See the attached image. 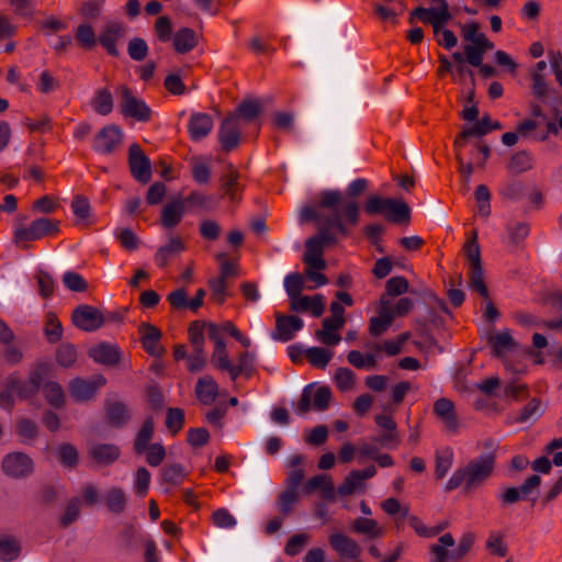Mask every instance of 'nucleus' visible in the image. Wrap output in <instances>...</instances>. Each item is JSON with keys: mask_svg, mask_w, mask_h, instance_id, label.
I'll return each instance as SVG.
<instances>
[{"mask_svg": "<svg viewBox=\"0 0 562 562\" xmlns=\"http://www.w3.org/2000/svg\"><path fill=\"white\" fill-rule=\"evenodd\" d=\"M406 517L408 518L409 526L415 530V532L419 537L424 538H432L439 535L447 527V524H440L435 527H427L418 516H408V507H405L403 510V518Z\"/></svg>", "mask_w": 562, "mask_h": 562, "instance_id": "36", "label": "nucleus"}, {"mask_svg": "<svg viewBox=\"0 0 562 562\" xmlns=\"http://www.w3.org/2000/svg\"><path fill=\"white\" fill-rule=\"evenodd\" d=\"M449 20H451V14L447 1L440 2L437 9L431 8L430 25L436 36L439 35L440 30L443 29V25L447 24Z\"/></svg>", "mask_w": 562, "mask_h": 562, "instance_id": "45", "label": "nucleus"}, {"mask_svg": "<svg viewBox=\"0 0 562 562\" xmlns=\"http://www.w3.org/2000/svg\"><path fill=\"white\" fill-rule=\"evenodd\" d=\"M262 111V108L257 101H243L237 110L236 114L239 120L245 122H252Z\"/></svg>", "mask_w": 562, "mask_h": 562, "instance_id": "53", "label": "nucleus"}, {"mask_svg": "<svg viewBox=\"0 0 562 562\" xmlns=\"http://www.w3.org/2000/svg\"><path fill=\"white\" fill-rule=\"evenodd\" d=\"M125 33L126 25L124 23L111 21L103 25L98 40L110 56L117 57L120 53L116 44L125 36Z\"/></svg>", "mask_w": 562, "mask_h": 562, "instance_id": "12", "label": "nucleus"}, {"mask_svg": "<svg viewBox=\"0 0 562 562\" xmlns=\"http://www.w3.org/2000/svg\"><path fill=\"white\" fill-rule=\"evenodd\" d=\"M45 372L46 369L41 367L30 374L27 381L21 382L18 379V387L15 389L14 393H16L20 398H29L34 395L40 390V386L44 380Z\"/></svg>", "mask_w": 562, "mask_h": 562, "instance_id": "32", "label": "nucleus"}, {"mask_svg": "<svg viewBox=\"0 0 562 562\" xmlns=\"http://www.w3.org/2000/svg\"><path fill=\"white\" fill-rule=\"evenodd\" d=\"M211 362L217 370L229 373L232 361L228 358L226 345L214 346Z\"/></svg>", "mask_w": 562, "mask_h": 562, "instance_id": "57", "label": "nucleus"}, {"mask_svg": "<svg viewBox=\"0 0 562 562\" xmlns=\"http://www.w3.org/2000/svg\"><path fill=\"white\" fill-rule=\"evenodd\" d=\"M198 44L199 35L193 29L181 27L173 34L172 45L178 54H187L193 50Z\"/></svg>", "mask_w": 562, "mask_h": 562, "instance_id": "28", "label": "nucleus"}, {"mask_svg": "<svg viewBox=\"0 0 562 562\" xmlns=\"http://www.w3.org/2000/svg\"><path fill=\"white\" fill-rule=\"evenodd\" d=\"M57 362L65 368L71 367L77 361V350L71 344H63L56 352Z\"/></svg>", "mask_w": 562, "mask_h": 562, "instance_id": "61", "label": "nucleus"}, {"mask_svg": "<svg viewBox=\"0 0 562 562\" xmlns=\"http://www.w3.org/2000/svg\"><path fill=\"white\" fill-rule=\"evenodd\" d=\"M273 36L271 34H258L248 42V48L255 54L271 55L274 53L272 46Z\"/></svg>", "mask_w": 562, "mask_h": 562, "instance_id": "44", "label": "nucleus"}, {"mask_svg": "<svg viewBox=\"0 0 562 562\" xmlns=\"http://www.w3.org/2000/svg\"><path fill=\"white\" fill-rule=\"evenodd\" d=\"M339 237L340 235L336 229H328L327 225L323 226L322 232H318L305 243L306 250L303 256L305 266L324 270L326 268V262L323 258L324 249L327 246L337 244Z\"/></svg>", "mask_w": 562, "mask_h": 562, "instance_id": "3", "label": "nucleus"}, {"mask_svg": "<svg viewBox=\"0 0 562 562\" xmlns=\"http://www.w3.org/2000/svg\"><path fill=\"white\" fill-rule=\"evenodd\" d=\"M378 314L376 317L370 319L369 333L372 336H381L384 334L394 321L392 306L389 301L384 300V296L381 297Z\"/></svg>", "mask_w": 562, "mask_h": 562, "instance_id": "22", "label": "nucleus"}, {"mask_svg": "<svg viewBox=\"0 0 562 562\" xmlns=\"http://www.w3.org/2000/svg\"><path fill=\"white\" fill-rule=\"evenodd\" d=\"M43 392L47 402L55 406L60 407L65 402L63 387L56 382H48L44 385Z\"/></svg>", "mask_w": 562, "mask_h": 562, "instance_id": "58", "label": "nucleus"}, {"mask_svg": "<svg viewBox=\"0 0 562 562\" xmlns=\"http://www.w3.org/2000/svg\"><path fill=\"white\" fill-rule=\"evenodd\" d=\"M104 506L114 515H120L125 512L127 507V495L120 486L109 488L104 494Z\"/></svg>", "mask_w": 562, "mask_h": 562, "instance_id": "33", "label": "nucleus"}, {"mask_svg": "<svg viewBox=\"0 0 562 562\" xmlns=\"http://www.w3.org/2000/svg\"><path fill=\"white\" fill-rule=\"evenodd\" d=\"M128 167L132 176L138 182L147 183L150 181L151 164L138 144H132L128 148Z\"/></svg>", "mask_w": 562, "mask_h": 562, "instance_id": "10", "label": "nucleus"}, {"mask_svg": "<svg viewBox=\"0 0 562 562\" xmlns=\"http://www.w3.org/2000/svg\"><path fill=\"white\" fill-rule=\"evenodd\" d=\"M104 409H105V418H106L108 423L111 424L112 426L122 427L130 419L128 411L122 402L106 401Z\"/></svg>", "mask_w": 562, "mask_h": 562, "instance_id": "35", "label": "nucleus"}, {"mask_svg": "<svg viewBox=\"0 0 562 562\" xmlns=\"http://www.w3.org/2000/svg\"><path fill=\"white\" fill-rule=\"evenodd\" d=\"M71 210L78 221L86 224L88 223L91 206L89 200L86 196L77 195L71 203Z\"/></svg>", "mask_w": 562, "mask_h": 562, "instance_id": "63", "label": "nucleus"}, {"mask_svg": "<svg viewBox=\"0 0 562 562\" xmlns=\"http://www.w3.org/2000/svg\"><path fill=\"white\" fill-rule=\"evenodd\" d=\"M89 457L100 465L114 463L121 456V450L112 443H97L89 448Z\"/></svg>", "mask_w": 562, "mask_h": 562, "instance_id": "23", "label": "nucleus"}, {"mask_svg": "<svg viewBox=\"0 0 562 562\" xmlns=\"http://www.w3.org/2000/svg\"><path fill=\"white\" fill-rule=\"evenodd\" d=\"M303 321L294 315L276 314V330L271 334L272 339L278 341H290L294 334L303 328Z\"/></svg>", "mask_w": 562, "mask_h": 562, "instance_id": "15", "label": "nucleus"}, {"mask_svg": "<svg viewBox=\"0 0 562 562\" xmlns=\"http://www.w3.org/2000/svg\"><path fill=\"white\" fill-rule=\"evenodd\" d=\"M351 529L353 532L364 535L369 539H376L384 536L385 530L376 520L366 517H358L352 521Z\"/></svg>", "mask_w": 562, "mask_h": 562, "instance_id": "34", "label": "nucleus"}, {"mask_svg": "<svg viewBox=\"0 0 562 562\" xmlns=\"http://www.w3.org/2000/svg\"><path fill=\"white\" fill-rule=\"evenodd\" d=\"M241 122L237 115L227 116L218 131V140L223 150L232 151L240 142Z\"/></svg>", "mask_w": 562, "mask_h": 562, "instance_id": "13", "label": "nucleus"}, {"mask_svg": "<svg viewBox=\"0 0 562 562\" xmlns=\"http://www.w3.org/2000/svg\"><path fill=\"white\" fill-rule=\"evenodd\" d=\"M186 207L181 199L167 203L161 210L160 223L164 228L171 229L182 221Z\"/></svg>", "mask_w": 562, "mask_h": 562, "instance_id": "24", "label": "nucleus"}, {"mask_svg": "<svg viewBox=\"0 0 562 562\" xmlns=\"http://www.w3.org/2000/svg\"><path fill=\"white\" fill-rule=\"evenodd\" d=\"M532 156L527 151L514 154L507 165V169L513 173H522L532 168Z\"/></svg>", "mask_w": 562, "mask_h": 562, "instance_id": "46", "label": "nucleus"}, {"mask_svg": "<svg viewBox=\"0 0 562 562\" xmlns=\"http://www.w3.org/2000/svg\"><path fill=\"white\" fill-rule=\"evenodd\" d=\"M315 491H319L321 497L325 501H335V486L334 481L328 474H317L308 479L304 486L303 492L305 494H312Z\"/></svg>", "mask_w": 562, "mask_h": 562, "instance_id": "20", "label": "nucleus"}, {"mask_svg": "<svg viewBox=\"0 0 562 562\" xmlns=\"http://www.w3.org/2000/svg\"><path fill=\"white\" fill-rule=\"evenodd\" d=\"M411 217L409 206L403 202L392 199V203L386 211L385 218L391 223H407Z\"/></svg>", "mask_w": 562, "mask_h": 562, "instance_id": "43", "label": "nucleus"}, {"mask_svg": "<svg viewBox=\"0 0 562 562\" xmlns=\"http://www.w3.org/2000/svg\"><path fill=\"white\" fill-rule=\"evenodd\" d=\"M363 484L362 479H359L357 470H352L345 477L344 482L337 487V494L340 496L352 495Z\"/></svg>", "mask_w": 562, "mask_h": 562, "instance_id": "55", "label": "nucleus"}, {"mask_svg": "<svg viewBox=\"0 0 562 562\" xmlns=\"http://www.w3.org/2000/svg\"><path fill=\"white\" fill-rule=\"evenodd\" d=\"M120 98V112L124 117H131L138 122H148L151 119L153 111L146 102L137 98L131 88L121 85L116 88Z\"/></svg>", "mask_w": 562, "mask_h": 562, "instance_id": "7", "label": "nucleus"}, {"mask_svg": "<svg viewBox=\"0 0 562 562\" xmlns=\"http://www.w3.org/2000/svg\"><path fill=\"white\" fill-rule=\"evenodd\" d=\"M391 203H392V198H380L378 195H371L364 204V212L368 215H376V214L385 215Z\"/></svg>", "mask_w": 562, "mask_h": 562, "instance_id": "52", "label": "nucleus"}, {"mask_svg": "<svg viewBox=\"0 0 562 562\" xmlns=\"http://www.w3.org/2000/svg\"><path fill=\"white\" fill-rule=\"evenodd\" d=\"M213 119L207 113L194 112L190 115L188 122V132L190 138L199 142L205 138L213 130Z\"/></svg>", "mask_w": 562, "mask_h": 562, "instance_id": "21", "label": "nucleus"}, {"mask_svg": "<svg viewBox=\"0 0 562 562\" xmlns=\"http://www.w3.org/2000/svg\"><path fill=\"white\" fill-rule=\"evenodd\" d=\"M491 117L488 115H484L480 121H477L472 126L464 128L461 133H459L454 139L453 147L457 149H463L467 145V140L470 137H480L486 135L491 132Z\"/></svg>", "mask_w": 562, "mask_h": 562, "instance_id": "25", "label": "nucleus"}, {"mask_svg": "<svg viewBox=\"0 0 562 562\" xmlns=\"http://www.w3.org/2000/svg\"><path fill=\"white\" fill-rule=\"evenodd\" d=\"M331 400V391L328 386H319L316 390L313 385L304 387L296 405V414L304 416L311 408L323 412L328 408Z\"/></svg>", "mask_w": 562, "mask_h": 562, "instance_id": "8", "label": "nucleus"}, {"mask_svg": "<svg viewBox=\"0 0 562 562\" xmlns=\"http://www.w3.org/2000/svg\"><path fill=\"white\" fill-rule=\"evenodd\" d=\"M154 32L157 37V40L161 43H167L172 40V23L169 16L161 15L157 18L155 25H154Z\"/></svg>", "mask_w": 562, "mask_h": 562, "instance_id": "54", "label": "nucleus"}, {"mask_svg": "<svg viewBox=\"0 0 562 562\" xmlns=\"http://www.w3.org/2000/svg\"><path fill=\"white\" fill-rule=\"evenodd\" d=\"M127 53L133 60L142 61L148 55V45L145 40L134 37L128 42Z\"/></svg>", "mask_w": 562, "mask_h": 562, "instance_id": "62", "label": "nucleus"}, {"mask_svg": "<svg viewBox=\"0 0 562 562\" xmlns=\"http://www.w3.org/2000/svg\"><path fill=\"white\" fill-rule=\"evenodd\" d=\"M318 207L328 210L326 214L314 207H305L302 211V218L304 221H313L317 224L318 232H322L323 226H328V229H336L341 238L348 237L351 234L350 228L358 225L360 220V204L345 200L342 192L338 190H327L319 194Z\"/></svg>", "mask_w": 562, "mask_h": 562, "instance_id": "1", "label": "nucleus"}, {"mask_svg": "<svg viewBox=\"0 0 562 562\" xmlns=\"http://www.w3.org/2000/svg\"><path fill=\"white\" fill-rule=\"evenodd\" d=\"M91 106L97 114L109 115L114 106L112 92L108 88L98 89L91 99Z\"/></svg>", "mask_w": 562, "mask_h": 562, "instance_id": "37", "label": "nucleus"}, {"mask_svg": "<svg viewBox=\"0 0 562 562\" xmlns=\"http://www.w3.org/2000/svg\"><path fill=\"white\" fill-rule=\"evenodd\" d=\"M453 463V452L450 448H446L436 453L435 475L438 480L446 476Z\"/></svg>", "mask_w": 562, "mask_h": 562, "instance_id": "48", "label": "nucleus"}, {"mask_svg": "<svg viewBox=\"0 0 562 562\" xmlns=\"http://www.w3.org/2000/svg\"><path fill=\"white\" fill-rule=\"evenodd\" d=\"M254 373V356L248 351L240 352L237 358V364L231 366L229 378L232 381H236L239 375L244 374L246 378H250Z\"/></svg>", "mask_w": 562, "mask_h": 562, "instance_id": "39", "label": "nucleus"}, {"mask_svg": "<svg viewBox=\"0 0 562 562\" xmlns=\"http://www.w3.org/2000/svg\"><path fill=\"white\" fill-rule=\"evenodd\" d=\"M487 344L496 358L503 359L506 352L516 348V342L508 329L492 334L487 338Z\"/></svg>", "mask_w": 562, "mask_h": 562, "instance_id": "27", "label": "nucleus"}, {"mask_svg": "<svg viewBox=\"0 0 562 562\" xmlns=\"http://www.w3.org/2000/svg\"><path fill=\"white\" fill-rule=\"evenodd\" d=\"M123 137L120 126L108 124L93 136L91 147L100 155H112L122 146Z\"/></svg>", "mask_w": 562, "mask_h": 562, "instance_id": "9", "label": "nucleus"}, {"mask_svg": "<svg viewBox=\"0 0 562 562\" xmlns=\"http://www.w3.org/2000/svg\"><path fill=\"white\" fill-rule=\"evenodd\" d=\"M89 356L98 363L114 366L120 361V349L116 346L101 342L89 350Z\"/></svg>", "mask_w": 562, "mask_h": 562, "instance_id": "30", "label": "nucleus"}, {"mask_svg": "<svg viewBox=\"0 0 562 562\" xmlns=\"http://www.w3.org/2000/svg\"><path fill=\"white\" fill-rule=\"evenodd\" d=\"M480 24L475 21L461 25V36L472 43L464 46L467 61L471 66H480L484 54L494 48V44L480 32Z\"/></svg>", "mask_w": 562, "mask_h": 562, "instance_id": "4", "label": "nucleus"}, {"mask_svg": "<svg viewBox=\"0 0 562 562\" xmlns=\"http://www.w3.org/2000/svg\"><path fill=\"white\" fill-rule=\"evenodd\" d=\"M186 250V245L180 237H171L169 243L159 247L154 256L156 265L166 268L175 256Z\"/></svg>", "mask_w": 562, "mask_h": 562, "instance_id": "29", "label": "nucleus"}, {"mask_svg": "<svg viewBox=\"0 0 562 562\" xmlns=\"http://www.w3.org/2000/svg\"><path fill=\"white\" fill-rule=\"evenodd\" d=\"M184 425V411L178 407H170L167 411L166 427L172 435H177Z\"/></svg>", "mask_w": 562, "mask_h": 562, "instance_id": "56", "label": "nucleus"}, {"mask_svg": "<svg viewBox=\"0 0 562 562\" xmlns=\"http://www.w3.org/2000/svg\"><path fill=\"white\" fill-rule=\"evenodd\" d=\"M59 462L67 468H76L79 460L78 450L70 443H64L58 449Z\"/></svg>", "mask_w": 562, "mask_h": 562, "instance_id": "60", "label": "nucleus"}, {"mask_svg": "<svg viewBox=\"0 0 562 562\" xmlns=\"http://www.w3.org/2000/svg\"><path fill=\"white\" fill-rule=\"evenodd\" d=\"M328 541L333 550L342 559L356 560L362 552L356 540L340 532L330 535Z\"/></svg>", "mask_w": 562, "mask_h": 562, "instance_id": "18", "label": "nucleus"}, {"mask_svg": "<svg viewBox=\"0 0 562 562\" xmlns=\"http://www.w3.org/2000/svg\"><path fill=\"white\" fill-rule=\"evenodd\" d=\"M299 502V493L295 488L286 487L280 495L278 499L279 512L286 516L291 513L292 506Z\"/></svg>", "mask_w": 562, "mask_h": 562, "instance_id": "59", "label": "nucleus"}, {"mask_svg": "<svg viewBox=\"0 0 562 562\" xmlns=\"http://www.w3.org/2000/svg\"><path fill=\"white\" fill-rule=\"evenodd\" d=\"M60 222L48 217L34 220L29 226L19 225L14 229V241L22 243L34 241L45 237L57 235L60 229Z\"/></svg>", "mask_w": 562, "mask_h": 562, "instance_id": "6", "label": "nucleus"}, {"mask_svg": "<svg viewBox=\"0 0 562 562\" xmlns=\"http://www.w3.org/2000/svg\"><path fill=\"white\" fill-rule=\"evenodd\" d=\"M409 333H403L395 339L375 342L370 346V349L375 353L385 352L389 357L397 356L401 353L403 345L409 339Z\"/></svg>", "mask_w": 562, "mask_h": 562, "instance_id": "38", "label": "nucleus"}, {"mask_svg": "<svg viewBox=\"0 0 562 562\" xmlns=\"http://www.w3.org/2000/svg\"><path fill=\"white\" fill-rule=\"evenodd\" d=\"M432 412L449 434H457L460 423L457 416L456 406L449 398L441 397L434 403Z\"/></svg>", "mask_w": 562, "mask_h": 562, "instance_id": "14", "label": "nucleus"}, {"mask_svg": "<svg viewBox=\"0 0 562 562\" xmlns=\"http://www.w3.org/2000/svg\"><path fill=\"white\" fill-rule=\"evenodd\" d=\"M186 479V471L181 464H167L161 470V480L164 483L180 485Z\"/></svg>", "mask_w": 562, "mask_h": 562, "instance_id": "49", "label": "nucleus"}, {"mask_svg": "<svg viewBox=\"0 0 562 562\" xmlns=\"http://www.w3.org/2000/svg\"><path fill=\"white\" fill-rule=\"evenodd\" d=\"M106 380L104 376L100 375L92 381H87L83 379H74L70 382V394L71 396L79 402L90 400L98 389L105 385Z\"/></svg>", "mask_w": 562, "mask_h": 562, "instance_id": "19", "label": "nucleus"}, {"mask_svg": "<svg viewBox=\"0 0 562 562\" xmlns=\"http://www.w3.org/2000/svg\"><path fill=\"white\" fill-rule=\"evenodd\" d=\"M195 395L201 404H213L218 395V384L214 378L209 374L199 378L195 385Z\"/></svg>", "mask_w": 562, "mask_h": 562, "instance_id": "26", "label": "nucleus"}, {"mask_svg": "<svg viewBox=\"0 0 562 562\" xmlns=\"http://www.w3.org/2000/svg\"><path fill=\"white\" fill-rule=\"evenodd\" d=\"M75 38L78 45L85 50H91L99 42L94 29L89 23H81L75 31Z\"/></svg>", "mask_w": 562, "mask_h": 562, "instance_id": "41", "label": "nucleus"}, {"mask_svg": "<svg viewBox=\"0 0 562 562\" xmlns=\"http://www.w3.org/2000/svg\"><path fill=\"white\" fill-rule=\"evenodd\" d=\"M307 361L317 369H325L333 358V352L322 347H312L306 350Z\"/></svg>", "mask_w": 562, "mask_h": 562, "instance_id": "47", "label": "nucleus"}, {"mask_svg": "<svg viewBox=\"0 0 562 562\" xmlns=\"http://www.w3.org/2000/svg\"><path fill=\"white\" fill-rule=\"evenodd\" d=\"M4 473L12 477H24L32 473L33 461L23 452H12L2 461Z\"/></svg>", "mask_w": 562, "mask_h": 562, "instance_id": "16", "label": "nucleus"}, {"mask_svg": "<svg viewBox=\"0 0 562 562\" xmlns=\"http://www.w3.org/2000/svg\"><path fill=\"white\" fill-rule=\"evenodd\" d=\"M216 260L220 265V278L229 281L238 276V263L232 261L226 252L217 254Z\"/></svg>", "mask_w": 562, "mask_h": 562, "instance_id": "50", "label": "nucleus"}, {"mask_svg": "<svg viewBox=\"0 0 562 562\" xmlns=\"http://www.w3.org/2000/svg\"><path fill=\"white\" fill-rule=\"evenodd\" d=\"M495 465L496 458L493 453L473 458L464 467L453 472L445 490L451 492L462 486L465 493H472L492 476Z\"/></svg>", "mask_w": 562, "mask_h": 562, "instance_id": "2", "label": "nucleus"}, {"mask_svg": "<svg viewBox=\"0 0 562 562\" xmlns=\"http://www.w3.org/2000/svg\"><path fill=\"white\" fill-rule=\"evenodd\" d=\"M21 553V544L19 540L11 536L0 537V561L12 562Z\"/></svg>", "mask_w": 562, "mask_h": 562, "instance_id": "42", "label": "nucleus"}, {"mask_svg": "<svg viewBox=\"0 0 562 562\" xmlns=\"http://www.w3.org/2000/svg\"><path fill=\"white\" fill-rule=\"evenodd\" d=\"M140 335V341L144 350L154 357H160L164 355L165 349L160 344L161 331L158 327L143 323L138 328Z\"/></svg>", "mask_w": 562, "mask_h": 562, "instance_id": "17", "label": "nucleus"}, {"mask_svg": "<svg viewBox=\"0 0 562 562\" xmlns=\"http://www.w3.org/2000/svg\"><path fill=\"white\" fill-rule=\"evenodd\" d=\"M44 333L49 342H57L61 339L63 326L57 315L53 312L46 315Z\"/></svg>", "mask_w": 562, "mask_h": 562, "instance_id": "51", "label": "nucleus"}, {"mask_svg": "<svg viewBox=\"0 0 562 562\" xmlns=\"http://www.w3.org/2000/svg\"><path fill=\"white\" fill-rule=\"evenodd\" d=\"M334 379H335L336 386L341 392H347V391L351 390L353 387L355 381H356L355 373L348 368L337 369Z\"/></svg>", "mask_w": 562, "mask_h": 562, "instance_id": "64", "label": "nucleus"}, {"mask_svg": "<svg viewBox=\"0 0 562 562\" xmlns=\"http://www.w3.org/2000/svg\"><path fill=\"white\" fill-rule=\"evenodd\" d=\"M463 251L469 260L468 278L470 288L483 297L488 299L476 232H473V236L465 241Z\"/></svg>", "mask_w": 562, "mask_h": 562, "instance_id": "5", "label": "nucleus"}, {"mask_svg": "<svg viewBox=\"0 0 562 562\" xmlns=\"http://www.w3.org/2000/svg\"><path fill=\"white\" fill-rule=\"evenodd\" d=\"M239 177L238 170L233 165H229L226 173L221 178L224 195L228 196L233 202L239 201L241 198L243 188L238 181Z\"/></svg>", "mask_w": 562, "mask_h": 562, "instance_id": "31", "label": "nucleus"}, {"mask_svg": "<svg viewBox=\"0 0 562 562\" xmlns=\"http://www.w3.org/2000/svg\"><path fill=\"white\" fill-rule=\"evenodd\" d=\"M154 425L153 417H148L144 420L134 441V450L136 453H144L147 447L151 445L150 441L154 436Z\"/></svg>", "mask_w": 562, "mask_h": 562, "instance_id": "40", "label": "nucleus"}, {"mask_svg": "<svg viewBox=\"0 0 562 562\" xmlns=\"http://www.w3.org/2000/svg\"><path fill=\"white\" fill-rule=\"evenodd\" d=\"M71 321L81 330L94 331L104 324V316L97 307L82 304L72 311Z\"/></svg>", "mask_w": 562, "mask_h": 562, "instance_id": "11", "label": "nucleus"}]
</instances>
